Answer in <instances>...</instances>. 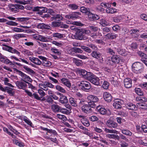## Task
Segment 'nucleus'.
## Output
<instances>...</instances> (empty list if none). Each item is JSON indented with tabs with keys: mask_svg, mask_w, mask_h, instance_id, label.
<instances>
[{
	"mask_svg": "<svg viewBox=\"0 0 147 147\" xmlns=\"http://www.w3.org/2000/svg\"><path fill=\"white\" fill-rule=\"evenodd\" d=\"M121 132L126 136H131L132 135V132L127 129H121Z\"/></svg>",
	"mask_w": 147,
	"mask_h": 147,
	"instance_id": "e433bc0d",
	"label": "nucleus"
},
{
	"mask_svg": "<svg viewBox=\"0 0 147 147\" xmlns=\"http://www.w3.org/2000/svg\"><path fill=\"white\" fill-rule=\"evenodd\" d=\"M92 107L88 104L84 105L81 107L82 111L84 113H90L92 112Z\"/></svg>",
	"mask_w": 147,
	"mask_h": 147,
	"instance_id": "f8f14e48",
	"label": "nucleus"
},
{
	"mask_svg": "<svg viewBox=\"0 0 147 147\" xmlns=\"http://www.w3.org/2000/svg\"><path fill=\"white\" fill-rule=\"evenodd\" d=\"M81 121L82 123L86 126H88L90 125L89 122L86 118H84L81 119Z\"/></svg>",
	"mask_w": 147,
	"mask_h": 147,
	"instance_id": "49530a36",
	"label": "nucleus"
},
{
	"mask_svg": "<svg viewBox=\"0 0 147 147\" xmlns=\"http://www.w3.org/2000/svg\"><path fill=\"white\" fill-rule=\"evenodd\" d=\"M80 73L82 75L84 76V77L87 79L89 78V77L92 75L91 73L90 72H87L84 69H82L80 70Z\"/></svg>",
	"mask_w": 147,
	"mask_h": 147,
	"instance_id": "6ab92c4d",
	"label": "nucleus"
},
{
	"mask_svg": "<svg viewBox=\"0 0 147 147\" xmlns=\"http://www.w3.org/2000/svg\"><path fill=\"white\" fill-rule=\"evenodd\" d=\"M106 124L109 127H113L115 128H116L117 126V124L116 123L110 120H108Z\"/></svg>",
	"mask_w": 147,
	"mask_h": 147,
	"instance_id": "bb28decb",
	"label": "nucleus"
},
{
	"mask_svg": "<svg viewBox=\"0 0 147 147\" xmlns=\"http://www.w3.org/2000/svg\"><path fill=\"white\" fill-rule=\"evenodd\" d=\"M121 147H128L129 144L123 141H122L120 143Z\"/></svg>",
	"mask_w": 147,
	"mask_h": 147,
	"instance_id": "774afa93",
	"label": "nucleus"
},
{
	"mask_svg": "<svg viewBox=\"0 0 147 147\" xmlns=\"http://www.w3.org/2000/svg\"><path fill=\"white\" fill-rule=\"evenodd\" d=\"M117 35L114 33H109L106 35V36L109 39H114L117 37Z\"/></svg>",
	"mask_w": 147,
	"mask_h": 147,
	"instance_id": "09e8293b",
	"label": "nucleus"
},
{
	"mask_svg": "<svg viewBox=\"0 0 147 147\" xmlns=\"http://www.w3.org/2000/svg\"><path fill=\"white\" fill-rule=\"evenodd\" d=\"M107 136L109 138H112L115 140L117 139L119 140L120 139L119 136L114 134H108Z\"/></svg>",
	"mask_w": 147,
	"mask_h": 147,
	"instance_id": "a18cd8bd",
	"label": "nucleus"
},
{
	"mask_svg": "<svg viewBox=\"0 0 147 147\" xmlns=\"http://www.w3.org/2000/svg\"><path fill=\"white\" fill-rule=\"evenodd\" d=\"M61 83H63L64 85L69 88L71 86V83L68 79L65 78H63L60 79Z\"/></svg>",
	"mask_w": 147,
	"mask_h": 147,
	"instance_id": "b1692460",
	"label": "nucleus"
},
{
	"mask_svg": "<svg viewBox=\"0 0 147 147\" xmlns=\"http://www.w3.org/2000/svg\"><path fill=\"white\" fill-rule=\"evenodd\" d=\"M6 18L10 20H15L16 22H18L20 23H22L28 20L27 18H16L11 16H8Z\"/></svg>",
	"mask_w": 147,
	"mask_h": 147,
	"instance_id": "ddd939ff",
	"label": "nucleus"
},
{
	"mask_svg": "<svg viewBox=\"0 0 147 147\" xmlns=\"http://www.w3.org/2000/svg\"><path fill=\"white\" fill-rule=\"evenodd\" d=\"M11 10L13 12L18 11V9L17 7V4H11L10 6Z\"/></svg>",
	"mask_w": 147,
	"mask_h": 147,
	"instance_id": "4d7b16f0",
	"label": "nucleus"
},
{
	"mask_svg": "<svg viewBox=\"0 0 147 147\" xmlns=\"http://www.w3.org/2000/svg\"><path fill=\"white\" fill-rule=\"evenodd\" d=\"M71 13V19L75 20L78 18V15H80V13L79 12H74Z\"/></svg>",
	"mask_w": 147,
	"mask_h": 147,
	"instance_id": "79ce46f5",
	"label": "nucleus"
},
{
	"mask_svg": "<svg viewBox=\"0 0 147 147\" xmlns=\"http://www.w3.org/2000/svg\"><path fill=\"white\" fill-rule=\"evenodd\" d=\"M121 101L120 100L116 99L114 101L113 106L115 109H120L121 107Z\"/></svg>",
	"mask_w": 147,
	"mask_h": 147,
	"instance_id": "5701e85b",
	"label": "nucleus"
},
{
	"mask_svg": "<svg viewBox=\"0 0 147 147\" xmlns=\"http://www.w3.org/2000/svg\"><path fill=\"white\" fill-rule=\"evenodd\" d=\"M69 53L71 54H74V53H82L83 51L79 48L73 47L69 51Z\"/></svg>",
	"mask_w": 147,
	"mask_h": 147,
	"instance_id": "a211bd4d",
	"label": "nucleus"
},
{
	"mask_svg": "<svg viewBox=\"0 0 147 147\" xmlns=\"http://www.w3.org/2000/svg\"><path fill=\"white\" fill-rule=\"evenodd\" d=\"M106 11L107 13H113L117 12V9L109 7L106 9Z\"/></svg>",
	"mask_w": 147,
	"mask_h": 147,
	"instance_id": "c03bdc74",
	"label": "nucleus"
},
{
	"mask_svg": "<svg viewBox=\"0 0 147 147\" xmlns=\"http://www.w3.org/2000/svg\"><path fill=\"white\" fill-rule=\"evenodd\" d=\"M87 98L88 105L92 108L96 107V105L98 101V98L97 97L90 95L87 96Z\"/></svg>",
	"mask_w": 147,
	"mask_h": 147,
	"instance_id": "f257e3e1",
	"label": "nucleus"
},
{
	"mask_svg": "<svg viewBox=\"0 0 147 147\" xmlns=\"http://www.w3.org/2000/svg\"><path fill=\"white\" fill-rule=\"evenodd\" d=\"M5 92H7L11 96H13L15 94V91L14 89L7 86L5 87Z\"/></svg>",
	"mask_w": 147,
	"mask_h": 147,
	"instance_id": "a878e982",
	"label": "nucleus"
},
{
	"mask_svg": "<svg viewBox=\"0 0 147 147\" xmlns=\"http://www.w3.org/2000/svg\"><path fill=\"white\" fill-rule=\"evenodd\" d=\"M58 91L62 93H65V90L64 89L59 85H57L55 88Z\"/></svg>",
	"mask_w": 147,
	"mask_h": 147,
	"instance_id": "e2e57ef3",
	"label": "nucleus"
},
{
	"mask_svg": "<svg viewBox=\"0 0 147 147\" xmlns=\"http://www.w3.org/2000/svg\"><path fill=\"white\" fill-rule=\"evenodd\" d=\"M98 111L101 114L105 115L106 113L107 110L104 108L101 107L100 106L97 107Z\"/></svg>",
	"mask_w": 147,
	"mask_h": 147,
	"instance_id": "37998d69",
	"label": "nucleus"
},
{
	"mask_svg": "<svg viewBox=\"0 0 147 147\" xmlns=\"http://www.w3.org/2000/svg\"><path fill=\"white\" fill-rule=\"evenodd\" d=\"M72 60L73 62L77 66H82L83 64L82 60H80L79 59L74 58Z\"/></svg>",
	"mask_w": 147,
	"mask_h": 147,
	"instance_id": "f704fd0d",
	"label": "nucleus"
},
{
	"mask_svg": "<svg viewBox=\"0 0 147 147\" xmlns=\"http://www.w3.org/2000/svg\"><path fill=\"white\" fill-rule=\"evenodd\" d=\"M80 88L84 91L88 92L91 88L90 83L86 81H82L78 83Z\"/></svg>",
	"mask_w": 147,
	"mask_h": 147,
	"instance_id": "f03ea898",
	"label": "nucleus"
},
{
	"mask_svg": "<svg viewBox=\"0 0 147 147\" xmlns=\"http://www.w3.org/2000/svg\"><path fill=\"white\" fill-rule=\"evenodd\" d=\"M23 67L28 73L31 75H33L35 74V72L34 71L27 66L24 65Z\"/></svg>",
	"mask_w": 147,
	"mask_h": 147,
	"instance_id": "7c9ffc66",
	"label": "nucleus"
},
{
	"mask_svg": "<svg viewBox=\"0 0 147 147\" xmlns=\"http://www.w3.org/2000/svg\"><path fill=\"white\" fill-rule=\"evenodd\" d=\"M56 116L58 119L62 120L64 121H66L67 119L66 117L63 115L58 114Z\"/></svg>",
	"mask_w": 147,
	"mask_h": 147,
	"instance_id": "bf43d9fd",
	"label": "nucleus"
},
{
	"mask_svg": "<svg viewBox=\"0 0 147 147\" xmlns=\"http://www.w3.org/2000/svg\"><path fill=\"white\" fill-rule=\"evenodd\" d=\"M0 61L7 64H9L11 65H14L12 61L9 60L6 57L4 56L0 53Z\"/></svg>",
	"mask_w": 147,
	"mask_h": 147,
	"instance_id": "6e6552de",
	"label": "nucleus"
},
{
	"mask_svg": "<svg viewBox=\"0 0 147 147\" xmlns=\"http://www.w3.org/2000/svg\"><path fill=\"white\" fill-rule=\"evenodd\" d=\"M90 16L89 18L90 19L92 20H98L99 18V17L98 15L96 14H92L90 15H88Z\"/></svg>",
	"mask_w": 147,
	"mask_h": 147,
	"instance_id": "6e6d98bb",
	"label": "nucleus"
},
{
	"mask_svg": "<svg viewBox=\"0 0 147 147\" xmlns=\"http://www.w3.org/2000/svg\"><path fill=\"white\" fill-rule=\"evenodd\" d=\"M26 82L18 81L15 82V84L19 88L25 90L27 86Z\"/></svg>",
	"mask_w": 147,
	"mask_h": 147,
	"instance_id": "9d476101",
	"label": "nucleus"
},
{
	"mask_svg": "<svg viewBox=\"0 0 147 147\" xmlns=\"http://www.w3.org/2000/svg\"><path fill=\"white\" fill-rule=\"evenodd\" d=\"M88 79L91 83L96 86H98L100 85V79L97 77H92L91 76Z\"/></svg>",
	"mask_w": 147,
	"mask_h": 147,
	"instance_id": "4468645a",
	"label": "nucleus"
},
{
	"mask_svg": "<svg viewBox=\"0 0 147 147\" xmlns=\"http://www.w3.org/2000/svg\"><path fill=\"white\" fill-rule=\"evenodd\" d=\"M14 38L16 39H18L22 38H25L26 37V35L22 34H15L14 35Z\"/></svg>",
	"mask_w": 147,
	"mask_h": 147,
	"instance_id": "603ef678",
	"label": "nucleus"
},
{
	"mask_svg": "<svg viewBox=\"0 0 147 147\" xmlns=\"http://www.w3.org/2000/svg\"><path fill=\"white\" fill-rule=\"evenodd\" d=\"M6 24L9 26H17L18 25V23L15 22L7 20V22H6Z\"/></svg>",
	"mask_w": 147,
	"mask_h": 147,
	"instance_id": "052dcab7",
	"label": "nucleus"
},
{
	"mask_svg": "<svg viewBox=\"0 0 147 147\" xmlns=\"http://www.w3.org/2000/svg\"><path fill=\"white\" fill-rule=\"evenodd\" d=\"M61 23V22L55 21L52 22L51 25L53 27H60V24Z\"/></svg>",
	"mask_w": 147,
	"mask_h": 147,
	"instance_id": "864d4df0",
	"label": "nucleus"
},
{
	"mask_svg": "<svg viewBox=\"0 0 147 147\" xmlns=\"http://www.w3.org/2000/svg\"><path fill=\"white\" fill-rule=\"evenodd\" d=\"M17 118L22 120L24 121L28 125L31 127H32L33 124L31 121L26 116L22 115L17 117Z\"/></svg>",
	"mask_w": 147,
	"mask_h": 147,
	"instance_id": "9b49d317",
	"label": "nucleus"
},
{
	"mask_svg": "<svg viewBox=\"0 0 147 147\" xmlns=\"http://www.w3.org/2000/svg\"><path fill=\"white\" fill-rule=\"evenodd\" d=\"M131 80L129 78H127L124 80V84L125 87L126 88H129L132 86Z\"/></svg>",
	"mask_w": 147,
	"mask_h": 147,
	"instance_id": "dca6fc26",
	"label": "nucleus"
},
{
	"mask_svg": "<svg viewBox=\"0 0 147 147\" xmlns=\"http://www.w3.org/2000/svg\"><path fill=\"white\" fill-rule=\"evenodd\" d=\"M107 53H109L111 55H114L115 54L114 51L110 48H108L106 49Z\"/></svg>",
	"mask_w": 147,
	"mask_h": 147,
	"instance_id": "0e129e2a",
	"label": "nucleus"
},
{
	"mask_svg": "<svg viewBox=\"0 0 147 147\" xmlns=\"http://www.w3.org/2000/svg\"><path fill=\"white\" fill-rule=\"evenodd\" d=\"M32 0H16V2L22 5H26V4H31L32 3Z\"/></svg>",
	"mask_w": 147,
	"mask_h": 147,
	"instance_id": "c85d7f7f",
	"label": "nucleus"
},
{
	"mask_svg": "<svg viewBox=\"0 0 147 147\" xmlns=\"http://www.w3.org/2000/svg\"><path fill=\"white\" fill-rule=\"evenodd\" d=\"M51 107L52 110L55 113H58L61 111V107L57 105L52 104Z\"/></svg>",
	"mask_w": 147,
	"mask_h": 147,
	"instance_id": "412c9836",
	"label": "nucleus"
},
{
	"mask_svg": "<svg viewBox=\"0 0 147 147\" xmlns=\"http://www.w3.org/2000/svg\"><path fill=\"white\" fill-rule=\"evenodd\" d=\"M3 47H2V49L3 50L7 51L12 53L16 54L18 56H20V53L16 49L5 44H3Z\"/></svg>",
	"mask_w": 147,
	"mask_h": 147,
	"instance_id": "39448f33",
	"label": "nucleus"
},
{
	"mask_svg": "<svg viewBox=\"0 0 147 147\" xmlns=\"http://www.w3.org/2000/svg\"><path fill=\"white\" fill-rule=\"evenodd\" d=\"M63 18L62 14H57L52 17L51 18L50 20L52 21H56L60 22L63 20Z\"/></svg>",
	"mask_w": 147,
	"mask_h": 147,
	"instance_id": "2eb2a0df",
	"label": "nucleus"
},
{
	"mask_svg": "<svg viewBox=\"0 0 147 147\" xmlns=\"http://www.w3.org/2000/svg\"><path fill=\"white\" fill-rule=\"evenodd\" d=\"M142 67V64L139 62L134 63L132 66V71L134 73L136 74L140 72V71Z\"/></svg>",
	"mask_w": 147,
	"mask_h": 147,
	"instance_id": "20e7f679",
	"label": "nucleus"
},
{
	"mask_svg": "<svg viewBox=\"0 0 147 147\" xmlns=\"http://www.w3.org/2000/svg\"><path fill=\"white\" fill-rule=\"evenodd\" d=\"M16 71L17 74L22 77V79L25 82L27 81L31 82L32 81V80L29 76L23 73L21 71L16 69Z\"/></svg>",
	"mask_w": 147,
	"mask_h": 147,
	"instance_id": "423d86ee",
	"label": "nucleus"
},
{
	"mask_svg": "<svg viewBox=\"0 0 147 147\" xmlns=\"http://www.w3.org/2000/svg\"><path fill=\"white\" fill-rule=\"evenodd\" d=\"M103 97L105 101L108 102H110L112 100V96L109 93L107 92H104Z\"/></svg>",
	"mask_w": 147,
	"mask_h": 147,
	"instance_id": "aec40b11",
	"label": "nucleus"
},
{
	"mask_svg": "<svg viewBox=\"0 0 147 147\" xmlns=\"http://www.w3.org/2000/svg\"><path fill=\"white\" fill-rule=\"evenodd\" d=\"M121 59L117 56L113 55L111 58L110 59H109L107 62V63L109 65H113L115 64L120 63Z\"/></svg>",
	"mask_w": 147,
	"mask_h": 147,
	"instance_id": "7ed1b4c3",
	"label": "nucleus"
},
{
	"mask_svg": "<svg viewBox=\"0 0 147 147\" xmlns=\"http://www.w3.org/2000/svg\"><path fill=\"white\" fill-rule=\"evenodd\" d=\"M100 24L103 27L107 26L109 25V23L105 19H102L100 20Z\"/></svg>",
	"mask_w": 147,
	"mask_h": 147,
	"instance_id": "3c124183",
	"label": "nucleus"
},
{
	"mask_svg": "<svg viewBox=\"0 0 147 147\" xmlns=\"http://www.w3.org/2000/svg\"><path fill=\"white\" fill-rule=\"evenodd\" d=\"M80 47L84 51L88 53H90L92 52L91 50L88 47L83 45H81Z\"/></svg>",
	"mask_w": 147,
	"mask_h": 147,
	"instance_id": "13d9d810",
	"label": "nucleus"
},
{
	"mask_svg": "<svg viewBox=\"0 0 147 147\" xmlns=\"http://www.w3.org/2000/svg\"><path fill=\"white\" fill-rule=\"evenodd\" d=\"M75 36L76 38L78 40H81L86 39L87 38L86 37L82 29H78L76 31Z\"/></svg>",
	"mask_w": 147,
	"mask_h": 147,
	"instance_id": "0eeeda50",
	"label": "nucleus"
},
{
	"mask_svg": "<svg viewBox=\"0 0 147 147\" xmlns=\"http://www.w3.org/2000/svg\"><path fill=\"white\" fill-rule=\"evenodd\" d=\"M59 102L62 104H66L68 102V100L65 96L63 95L60 97Z\"/></svg>",
	"mask_w": 147,
	"mask_h": 147,
	"instance_id": "473e14b6",
	"label": "nucleus"
},
{
	"mask_svg": "<svg viewBox=\"0 0 147 147\" xmlns=\"http://www.w3.org/2000/svg\"><path fill=\"white\" fill-rule=\"evenodd\" d=\"M68 7L72 10H76L78 9L79 6L75 3L70 4L67 5Z\"/></svg>",
	"mask_w": 147,
	"mask_h": 147,
	"instance_id": "a19ab883",
	"label": "nucleus"
},
{
	"mask_svg": "<svg viewBox=\"0 0 147 147\" xmlns=\"http://www.w3.org/2000/svg\"><path fill=\"white\" fill-rule=\"evenodd\" d=\"M38 28L41 29H45L50 30L51 29V26L47 24H45L44 23L38 24L37 26Z\"/></svg>",
	"mask_w": 147,
	"mask_h": 147,
	"instance_id": "393cba45",
	"label": "nucleus"
},
{
	"mask_svg": "<svg viewBox=\"0 0 147 147\" xmlns=\"http://www.w3.org/2000/svg\"><path fill=\"white\" fill-rule=\"evenodd\" d=\"M91 55L92 57L96 59H98L101 57V54L99 52H98L96 51H94L91 53Z\"/></svg>",
	"mask_w": 147,
	"mask_h": 147,
	"instance_id": "cd10ccee",
	"label": "nucleus"
},
{
	"mask_svg": "<svg viewBox=\"0 0 147 147\" xmlns=\"http://www.w3.org/2000/svg\"><path fill=\"white\" fill-rule=\"evenodd\" d=\"M138 55L141 58V60L143 62V60H146L147 59V55L141 51H139L138 53Z\"/></svg>",
	"mask_w": 147,
	"mask_h": 147,
	"instance_id": "72a5a7b5",
	"label": "nucleus"
},
{
	"mask_svg": "<svg viewBox=\"0 0 147 147\" xmlns=\"http://www.w3.org/2000/svg\"><path fill=\"white\" fill-rule=\"evenodd\" d=\"M29 59L31 61L38 65H40L42 63V62L39 59L33 57H29Z\"/></svg>",
	"mask_w": 147,
	"mask_h": 147,
	"instance_id": "f3484780",
	"label": "nucleus"
},
{
	"mask_svg": "<svg viewBox=\"0 0 147 147\" xmlns=\"http://www.w3.org/2000/svg\"><path fill=\"white\" fill-rule=\"evenodd\" d=\"M114 48L117 49V52L119 54L123 56L126 55V52L125 49L120 48L117 49L116 47H115Z\"/></svg>",
	"mask_w": 147,
	"mask_h": 147,
	"instance_id": "58836bf2",
	"label": "nucleus"
},
{
	"mask_svg": "<svg viewBox=\"0 0 147 147\" xmlns=\"http://www.w3.org/2000/svg\"><path fill=\"white\" fill-rule=\"evenodd\" d=\"M126 107L128 109L134 110H136L138 107L132 103H128L126 105Z\"/></svg>",
	"mask_w": 147,
	"mask_h": 147,
	"instance_id": "2f4dec72",
	"label": "nucleus"
},
{
	"mask_svg": "<svg viewBox=\"0 0 147 147\" xmlns=\"http://www.w3.org/2000/svg\"><path fill=\"white\" fill-rule=\"evenodd\" d=\"M80 11L83 13H85L88 15H90L92 14L88 8H87L84 7L83 6L80 7Z\"/></svg>",
	"mask_w": 147,
	"mask_h": 147,
	"instance_id": "c756f323",
	"label": "nucleus"
},
{
	"mask_svg": "<svg viewBox=\"0 0 147 147\" xmlns=\"http://www.w3.org/2000/svg\"><path fill=\"white\" fill-rule=\"evenodd\" d=\"M69 101L70 103L72 106L75 107H76L77 106V101L76 99L73 98L71 97L69 98Z\"/></svg>",
	"mask_w": 147,
	"mask_h": 147,
	"instance_id": "c9c22d12",
	"label": "nucleus"
},
{
	"mask_svg": "<svg viewBox=\"0 0 147 147\" xmlns=\"http://www.w3.org/2000/svg\"><path fill=\"white\" fill-rule=\"evenodd\" d=\"M135 92L138 95L140 96L143 95V92L142 90L140 88H136L135 89Z\"/></svg>",
	"mask_w": 147,
	"mask_h": 147,
	"instance_id": "680f3d73",
	"label": "nucleus"
},
{
	"mask_svg": "<svg viewBox=\"0 0 147 147\" xmlns=\"http://www.w3.org/2000/svg\"><path fill=\"white\" fill-rule=\"evenodd\" d=\"M136 100L137 101L141 102H145L147 101V98L144 97H137L136 98Z\"/></svg>",
	"mask_w": 147,
	"mask_h": 147,
	"instance_id": "8fccbe9b",
	"label": "nucleus"
},
{
	"mask_svg": "<svg viewBox=\"0 0 147 147\" xmlns=\"http://www.w3.org/2000/svg\"><path fill=\"white\" fill-rule=\"evenodd\" d=\"M109 83L107 81H104L102 86L104 89H107L109 88Z\"/></svg>",
	"mask_w": 147,
	"mask_h": 147,
	"instance_id": "338daca9",
	"label": "nucleus"
},
{
	"mask_svg": "<svg viewBox=\"0 0 147 147\" xmlns=\"http://www.w3.org/2000/svg\"><path fill=\"white\" fill-rule=\"evenodd\" d=\"M136 105L138 107L139 106L142 107H140L141 109H147V105L145 103H137Z\"/></svg>",
	"mask_w": 147,
	"mask_h": 147,
	"instance_id": "69168bd1",
	"label": "nucleus"
},
{
	"mask_svg": "<svg viewBox=\"0 0 147 147\" xmlns=\"http://www.w3.org/2000/svg\"><path fill=\"white\" fill-rule=\"evenodd\" d=\"M47 82H43L42 84H40V86H41V89H43V90L47 91L48 90V88L47 86Z\"/></svg>",
	"mask_w": 147,
	"mask_h": 147,
	"instance_id": "5fc2aeb1",
	"label": "nucleus"
},
{
	"mask_svg": "<svg viewBox=\"0 0 147 147\" xmlns=\"http://www.w3.org/2000/svg\"><path fill=\"white\" fill-rule=\"evenodd\" d=\"M33 10L34 11H38V14L42 15V13L47 12L48 10L46 7L37 6L34 7Z\"/></svg>",
	"mask_w": 147,
	"mask_h": 147,
	"instance_id": "1a4fd4ad",
	"label": "nucleus"
},
{
	"mask_svg": "<svg viewBox=\"0 0 147 147\" xmlns=\"http://www.w3.org/2000/svg\"><path fill=\"white\" fill-rule=\"evenodd\" d=\"M53 36L58 39H61L64 37V34L58 32H55L53 34Z\"/></svg>",
	"mask_w": 147,
	"mask_h": 147,
	"instance_id": "4c0bfd02",
	"label": "nucleus"
},
{
	"mask_svg": "<svg viewBox=\"0 0 147 147\" xmlns=\"http://www.w3.org/2000/svg\"><path fill=\"white\" fill-rule=\"evenodd\" d=\"M42 64L43 66L46 67L50 66L51 65V62L47 60V58L44 61H42Z\"/></svg>",
	"mask_w": 147,
	"mask_h": 147,
	"instance_id": "de8ad7c7",
	"label": "nucleus"
},
{
	"mask_svg": "<svg viewBox=\"0 0 147 147\" xmlns=\"http://www.w3.org/2000/svg\"><path fill=\"white\" fill-rule=\"evenodd\" d=\"M50 38L40 35L39 40L41 42H49L50 41Z\"/></svg>",
	"mask_w": 147,
	"mask_h": 147,
	"instance_id": "ea45409f",
	"label": "nucleus"
},
{
	"mask_svg": "<svg viewBox=\"0 0 147 147\" xmlns=\"http://www.w3.org/2000/svg\"><path fill=\"white\" fill-rule=\"evenodd\" d=\"M40 129L44 131H46L48 133H52L54 136L58 135L57 133L55 130L52 129H49L47 128L44 127L42 126H40Z\"/></svg>",
	"mask_w": 147,
	"mask_h": 147,
	"instance_id": "4be33fe9",
	"label": "nucleus"
}]
</instances>
